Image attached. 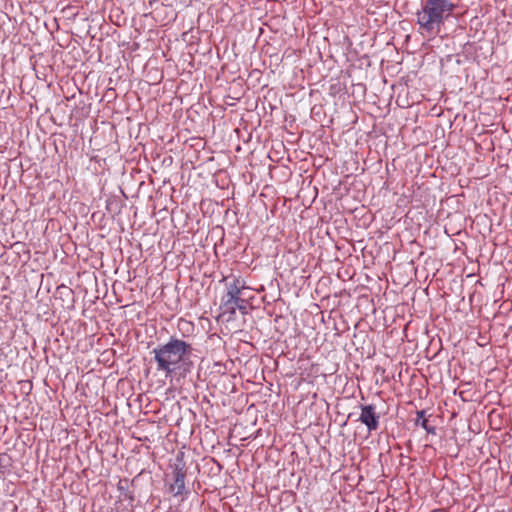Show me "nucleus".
<instances>
[{
    "label": "nucleus",
    "mask_w": 512,
    "mask_h": 512,
    "mask_svg": "<svg viewBox=\"0 0 512 512\" xmlns=\"http://www.w3.org/2000/svg\"><path fill=\"white\" fill-rule=\"evenodd\" d=\"M191 345L181 339L171 337L163 345L154 348V359L157 363V370L164 371L166 375H171L180 369L186 357L191 353Z\"/></svg>",
    "instance_id": "nucleus-1"
},
{
    "label": "nucleus",
    "mask_w": 512,
    "mask_h": 512,
    "mask_svg": "<svg viewBox=\"0 0 512 512\" xmlns=\"http://www.w3.org/2000/svg\"><path fill=\"white\" fill-rule=\"evenodd\" d=\"M455 8L452 0H425L422 9L417 12V22L421 28L440 31Z\"/></svg>",
    "instance_id": "nucleus-2"
},
{
    "label": "nucleus",
    "mask_w": 512,
    "mask_h": 512,
    "mask_svg": "<svg viewBox=\"0 0 512 512\" xmlns=\"http://www.w3.org/2000/svg\"><path fill=\"white\" fill-rule=\"evenodd\" d=\"M246 288V282L241 277H233L231 282L227 283V293L224 306L228 307L231 303L240 302L242 290Z\"/></svg>",
    "instance_id": "nucleus-3"
},
{
    "label": "nucleus",
    "mask_w": 512,
    "mask_h": 512,
    "mask_svg": "<svg viewBox=\"0 0 512 512\" xmlns=\"http://www.w3.org/2000/svg\"><path fill=\"white\" fill-rule=\"evenodd\" d=\"M186 467L183 463L175 464L173 469V482L170 484V491L174 496H183L185 494Z\"/></svg>",
    "instance_id": "nucleus-4"
},
{
    "label": "nucleus",
    "mask_w": 512,
    "mask_h": 512,
    "mask_svg": "<svg viewBox=\"0 0 512 512\" xmlns=\"http://www.w3.org/2000/svg\"><path fill=\"white\" fill-rule=\"evenodd\" d=\"M379 419L380 416L376 412V408L374 405L370 404L361 407V413L358 420L367 427L369 432L378 429Z\"/></svg>",
    "instance_id": "nucleus-5"
},
{
    "label": "nucleus",
    "mask_w": 512,
    "mask_h": 512,
    "mask_svg": "<svg viewBox=\"0 0 512 512\" xmlns=\"http://www.w3.org/2000/svg\"><path fill=\"white\" fill-rule=\"evenodd\" d=\"M417 415H418L417 423H419L421 425V427L424 428L428 433H435L434 428L430 427L428 425V420L425 418V412L419 411L417 413Z\"/></svg>",
    "instance_id": "nucleus-6"
},
{
    "label": "nucleus",
    "mask_w": 512,
    "mask_h": 512,
    "mask_svg": "<svg viewBox=\"0 0 512 512\" xmlns=\"http://www.w3.org/2000/svg\"><path fill=\"white\" fill-rule=\"evenodd\" d=\"M228 307L230 308V311H231L232 314L235 313L236 307L240 311H244L246 309L245 301L242 300L241 298H240V302H238V303H231Z\"/></svg>",
    "instance_id": "nucleus-7"
},
{
    "label": "nucleus",
    "mask_w": 512,
    "mask_h": 512,
    "mask_svg": "<svg viewBox=\"0 0 512 512\" xmlns=\"http://www.w3.org/2000/svg\"><path fill=\"white\" fill-rule=\"evenodd\" d=\"M259 32L263 33L264 32L263 28H259Z\"/></svg>",
    "instance_id": "nucleus-8"
}]
</instances>
